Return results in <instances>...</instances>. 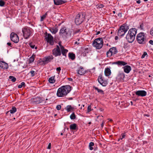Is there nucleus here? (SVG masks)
Here are the masks:
<instances>
[{
  "instance_id": "obj_9",
  "label": "nucleus",
  "mask_w": 153,
  "mask_h": 153,
  "mask_svg": "<svg viewBox=\"0 0 153 153\" xmlns=\"http://www.w3.org/2000/svg\"><path fill=\"white\" fill-rule=\"evenodd\" d=\"M46 34L45 39L48 43L53 45L54 44L53 37L50 33H47V32L45 33Z\"/></svg>"
},
{
  "instance_id": "obj_3",
  "label": "nucleus",
  "mask_w": 153,
  "mask_h": 153,
  "mask_svg": "<svg viewBox=\"0 0 153 153\" xmlns=\"http://www.w3.org/2000/svg\"><path fill=\"white\" fill-rule=\"evenodd\" d=\"M33 31V29L29 27L25 26L23 27L22 29V31L24 38L25 39H28L32 35Z\"/></svg>"
},
{
  "instance_id": "obj_45",
  "label": "nucleus",
  "mask_w": 153,
  "mask_h": 153,
  "mask_svg": "<svg viewBox=\"0 0 153 153\" xmlns=\"http://www.w3.org/2000/svg\"><path fill=\"white\" fill-rule=\"evenodd\" d=\"M126 135L124 133H122L121 136L120 137V139L122 140L123 138H125Z\"/></svg>"
},
{
  "instance_id": "obj_58",
  "label": "nucleus",
  "mask_w": 153,
  "mask_h": 153,
  "mask_svg": "<svg viewBox=\"0 0 153 153\" xmlns=\"http://www.w3.org/2000/svg\"><path fill=\"white\" fill-rule=\"evenodd\" d=\"M7 45H8V46H10L11 47V43L10 42H8L7 43Z\"/></svg>"
},
{
  "instance_id": "obj_32",
  "label": "nucleus",
  "mask_w": 153,
  "mask_h": 153,
  "mask_svg": "<svg viewBox=\"0 0 153 153\" xmlns=\"http://www.w3.org/2000/svg\"><path fill=\"white\" fill-rule=\"evenodd\" d=\"M94 145V143L93 142H91L89 143V147L90 150H92L93 149V148L92 147V146H93Z\"/></svg>"
},
{
  "instance_id": "obj_17",
  "label": "nucleus",
  "mask_w": 153,
  "mask_h": 153,
  "mask_svg": "<svg viewBox=\"0 0 153 153\" xmlns=\"http://www.w3.org/2000/svg\"><path fill=\"white\" fill-rule=\"evenodd\" d=\"M52 54L55 57L60 56L61 55L60 51H59L56 49H53L52 51Z\"/></svg>"
},
{
  "instance_id": "obj_38",
  "label": "nucleus",
  "mask_w": 153,
  "mask_h": 153,
  "mask_svg": "<svg viewBox=\"0 0 153 153\" xmlns=\"http://www.w3.org/2000/svg\"><path fill=\"white\" fill-rule=\"evenodd\" d=\"M24 86V87H25V83L24 82H22L21 83V85H18V87L19 88H21L22 87Z\"/></svg>"
},
{
  "instance_id": "obj_48",
  "label": "nucleus",
  "mask_w": 153,
  "mask_h": 153,
  "mask_svg": "<svg viewBox=\"0 0 153 153\" xmlns=\"http://www.w3.org/2000/svg\"><path fill=\"white\" fill-rule=\"evenodd\" d=\"M46 18L45 16H44V15H43L41 17V19H40V21H43L44 20V19Z\"/></svg>"
},
{
  "instance_id": "obj_10",
  "label": "nucleus",
  "mask_w": 153,
  "mask_h": 153,
  "mask_svg": "<svg viewBox=\"0 0 153 153\" xmlns=\"http://www.w3.org/2000/svg\"><path fill=\"white\" fill-rule=\"evenodd\" d=\"M11 40L15 43H17L19 41V38L18 36L16 33L12 32L10 34Z\"/></svg>"
},
{
  "instance_id": "obj_54",
  "label": "nucleus",
  "mask_w": 153,
  "mask_h": 153,
  "mask_svg": "<svg viewBox=\"0 0 153 153\" xmlns=\"http://www.w3.org/2000/svg\"><path fill=\"white\" fill-rule=\"evenodd\" d=\"M60 46L61 51H62V50H63L66 49H65L64 48V47L63 46H62V45H60Z\"/></svg>"
},
{
  "instance_id": "obj_8",
  "label": "nucleus",
  "mask_w": 153,
  "mask_h": 153,
  "mask_svg": "<svg viewBox=\"0 0 153 153\" xmlns=\"http://www.w3.org/2000/svg\"><path fill=\"white\" fill-rule=\"evenodd\" d=\"M71 29L64 27L61 28L60 29L59 34L60 35L65 34V35L66 36H71Z\"/></svg>"
},
{
  "instance_id": "obj_52",
  "label": "nucleus",
  "mask_w": 153,
  "mask_h": 153,
  "mask_svg": "<svg viewBox=\"0 0 153 153\" xmlns=\"http://www.w3.org/2000/svg\"><path fill=\"white\" fill-rule=\"evenodd\" d=\"M150 33L152 36H153V27L151 30Z\"/></svg>"
},
{
  "instance_id": "obj_22",
  "label": "nucleus",
  "mask_w": 153,
  "mask_h": 153,
  "mask_svg": "<svg viewBox=\"0 0 153 153\" xmlns=\"http://www.w3.org/2000/svg\"><path fill=\"white\" fill-rule=\"evenodd\" d=\"M70 128L71 130H77L78 129V127L76 124L74 123L70 125Z\"/></svg>"
},
{
  "instance_id": "obj_11",
  "label": "nucleus",
  "mask_w": 153,
  "mask_h": 153,
  "mask_svg": "<svg viewBox=\"0 0 153 153\" xmlns=\"http://www.w3.org/2000/svg\"><path fill=\"white\" fill-rule=\"evenodd\" d=\"M98 82L103 86H105L108 84L107 80L104 79L102 75H100L98 78Z\"/></svg>"
},
{
  "instance_id": "obj_57",
  "label": "nucleus",
  "mask_w": 153,
  "mask_h": 153,
  "mask_svg": "<svg viewBox=\"0 0 153 153\" xmlns=\"http://www.w3.org/2000/svg\"><path fill=\"white\" fill-rule=\"evenodd\" d=\"M118 16H119L121 17L122 16V13H119L118 14Z\"/></svg>"
},
{
  "instance_id": "obj_24",
  "label": "nucleus",
  "mask_w": 153,
  "mask_h": 153,
  "mask_svg": "<svg viewBox=\"0 0 153 153\" xmlns=\"http://www.w3.org/2000/svg\"><path fill=\"white\" fill-rule=\"evenodd\" d=\"M50 31L53 34H55L58 31V29L57 27H53L49 29Z\"/></svg>"
},
{
  "instance_id": "obj_6",
  "label": "nucleus",
  "mask_w": 153,
  "mask_h": 153,
  "mask_svg": "<svg viewBox=\"0 0 153 153\" xmlns=\"http://www.w3.org/2000/svg\"><path fill=\"white\" fill-rule=\"evenodd\" d=\"M92 45L97 49L101 48L103 46V42L102 39L98 38L95 39L93 42Z\"/></svg>"
},
{
  "instance_id": "obj_61",
  "label": "nucleus",
  "mask_w": 153,
  "mask_h": 153,
  "mask_svg": "<svg viewBox=\"0 0 153 153\" xmlns=\"http://www.w3.org/2000/svg\"><path fill=\"white\" fill-rule=\"evenodd\" d=\"M141 2L140 1V0H138L137 1V3L138 4H140Z\"/></svg>"
},
{
  "instance_id": "obj_20",
  "label": "nucleus",
  "mask_w": 153,
  "mask_h": 153,
  "mask_svg": "<svg viewBox=\"0 0 153 153\" xmlns=\"http://www.w3.org/2000/svg\"><path fill=\"white\" fill-rule=\"evenodd\" d=\"M123 68L124 72L127 74L129 73L131 70V67L129 65H125Z\"/></svg>"
},
{
  "instance_id": "obj_56",
  "label": "nucleus",
  "mask_w": 153,
  "mask_h": 153,
  "mask_svg": "<svg viewBox=\"0 0 153 153\" xmlns=\"http://www.w3.org/2000/svg\"><path fill=\"white\" fill-rule=\"evenodd\" d=\"M149 43L152 45H153V41L152 40H150L149 42Z\"/></svg>"
},
{
  "instance_id": "obj_39",
  "label": "nucleus",
  "mask_w": 153,
  "mask_h": 153,
  "mask_svg": "<svg viewBox=\"0 0 153 153\" xmlns=\"http://www.w3.org/2000/svg\"><path fill=\"white\" fill-rule=\"evenodd\" d=\"M5 4V2L3 0H0V6L3 7Z\"/></svg>"
},
{
  "instance_id": "obj_26",
  "label": "nucleus",
  "mask_w": 153,
  "mask_h": 153,
  "mask_svg": "<svg viewBox=\"0 0 153 153\" xmlns=\"http://www.w3.org/2000/svg\"><path fill=\"white\" fill-rule=\"evenodd\" d=\"M68 56L71 60H74L75 58V54L72 53H68Z\"/></svg>"
},
{
  "instance_id": "obj_14",
  "label": "nucleus",
  "mask_w": 153,
  "mask_h": 153,
  "mask_svg": "<svg viewBox=\"0 0 153 153\" xmlns=\"http://www.w3.org/2000/svg\"><path fill=\"white\" fill-rule=\"evenodd\" d=\"M53 59V57L52 55H50L48 56H46L44 57V64H47L49 62H51Z\"/></svg>"
},
{
  "instance_id": "obj_40",
  "label": "nucleus",
  "mask_w": 153,
  "mask_h": 153,
  "mask_svg": "<svg viewBox=\"0 0 153 153\" xmlns=\"http://www.w3.org/2000/svg\"><path fill=\"white\" fill-rule=\"evenodd\" d=\"M146 56H148V55H147V53L146 52H144L141 56V58L142 59L143 58Z\"/></svg>"
},
{
  "instance_id": "obj_5",
  "label": "nucleus",
  "mask_w": 153,
  "mask_h": 153,
  "mask_svg": "<svg viewBox=\"0 0 153 153\" xmlns=\"http://www.w3.org/2000/svg\"><path fill=\"white\" fill-rule=\"evenodd\" d=\"M136 39L138 43L140 44H145L147 40L144 33L140 32L136 36Z\"/></svg>"
},
{
  "instance_id": "obj_50",
  "label": "nucleus",
  "mask_w": 153,
  "mask_h": 153,
  "mask_svg": "<svg viewBox=\"0 0 153 153\" xmlns=\"http://www.w3.org/2000/svg\"><path fill=\"white\" fill-rule=\"evenodd\" d=\"M44 58L43 59V60L41 61H40L39 62L41 63V64L42 65H45L46 64H44L45 62H44Z\"/></svg>"
},
{
  "instance_id": "obj_44",
  "label": "nucleus",
  "mask_w": 153,
  "mask_h": 153,
  "mask_svg": "<svg viewBox=\"0 0 153 153\" xmlns=\"http://www.w3.org/2000/svg\"><path fill=\"white\" fill-rule=\"evenodd\" d=\"M87 111L88 112L91 111L92 110L91 109V106L90 105L88 106L87 108Z\"/></svg>"
},
{
  "instance_id": "obj_29",
  "label": "nucleus",
  "mask_w": 153,
  "mask_h": 153,
  "mask_svg": "<svg viewBox=\"0 0 153 153\" xmlns=\"http://www.w3.org/2000/svg\"><path fill=\"white\" fill-rule=\"evenodd\" d=\"M16 108L15 107H12L11 109L10 110V111H7V112L6 114L8 113L9 111H10V113L13 114L16 112Z\"/></svg>"
},
{
  "instance_id": "obj_46",
  "label": "nucleus",
  "mask_w": 153,
  "mask_h": 153,
  "mask_svg": "<svg viewBox=\"0 0 153 153\" xmlns=\"http://www.w3.org/2000/svg\"><path fill=\"white\" fill-rule=\"evenodd\" d=\"M29 45L30 46V47L32 48H34L35 46L34 45H33L32 42L30 43H29Z\"/></svg>"
},
{
  "instance_id": "obj_23",
  "label": "nucleus",
  "mask_w": 153,
  "mask_h": 153,
  "mask_svg": "<svg viewBox=\"0 0 153 153\" xmlns=\"http://www.w3.org/2000/svg\"><path fill=\"white\" fill-rule=\"evenodd\" d=\"M111 72L110 68H105V74L106 76H109L111 74Z\"/></svg>"
},
{
  "instance_id": "obj_37",
  "label": "nucleus",
  "mask_w": 153,
  "mask_h": 153,
  "mask_svg": "<svg viewBox=\"0 0 153 153\" xmlns=\"http://www.w3.org/2000/svg\"><path fill=\"white\" fill-rule=\"evenodd\" d=\"M107 56L108 57H109L111 56L112 55H113L111 51H110V50L109 51L107 52L106 53Z\"/></svg>"
},
{
  "instance_id": "obj_64",
  "label": "nucleus",
  "mask_w": 153,
  "mask_h": 153,
  "mask_svg": "<svg viewBox=\"0 0 153 153\" xmlns=\"http://www.w3.org/2000/svg\"><path fill=\"white\" fill-rule=\"evenodd\" d=\"M100 31H98L97 33H96V35H98L100 33Z\"/></svg>"
},
{
  "instance_id": "obj_42",
  "label": "nucleus",
  "mask_w": 153,
  "mask_h": 153,
  "mask_svg": "<svg viewBox=\"0 0 153 153\" xmlns=\"http://www.w3.org/2000/svg\"><path fill=\"white\" fill-rule=\"evenodd\" d=\"M80 29H77L76 30L74 31V35L76 34V33H79L80 32H81L80 31Z\"/></svg>"
},
{
  "instance_id": "obj_51",
  "label": "nucleus",
  "mask_w": 153,
  "mask_h": 153,
  "mask_svg": "<svg viewBox=\"0 0 153 153\" xmlns=\"http://www.w3.org/2000/svg\"><path fill=\"white\" fill-rule=\"evenodd\" d=\"M104 7V5L102 4H100L98 5V7L100 8H103Z\"/></svg>"
},
{
  "instance_id": "obj_21",
  "label": "nucleus",
  "mask_w": 153,
  "mask_h": 153,
  "mask_svg": "<svg viewBox=\"0 0 153 153\" xmlns=\"http://www.w3.org/2000/svg\"><path fill=\"white\" fill-rule=\"evenodd\" d=\"M85 73L83 67L80 66L79 69L77 71V73L80 75H83Z\"/></svg>"
},
{
  "instance_id": "obj_43",
  "label": "nucleus",
  "mask_w": 153,
  "mask_h": 153,
  "mask_svg": "<svg viewBox=\"0 0 153 153\" xmlns=\"http://www.w3.org/2000/svg\"><path fill=\"white\" fill-rule=\"evenodd\" d=\"M31 74V76L32 77H33L35 76V71H31L30 72Z\"/></svg>"
},
{
  "instance_id": "obj_49",
  "label": "nucleus",
  "mask_w": 153,
  "mask_h": 153,
  "mask_svg": "<svg viewBox=\"0 0 153 153\" xmlns=\"http://www.w3.org/2000/svg\"><path fill=\"white\" fill-rule=\"evenodd\" d=\"M56 70L57 71L59 72L58 74H59V73L60 72V71L61 70V68L60 67L57 68H56Z\"/></svg>"
},
{
  "instance_id": "obj_35",
  "label": "nucleus",
  "mask_w": 153,
  "mask_h": 153,
  "mask_svg": "<svg viewBox=\"0 0 153 153\" xmlns=\"http://www.w3.org/2000/svg\"><path fill=\"white\" fill-rule=\"evenodd\" d=\"M9 78L11 79V81L13 82H15L16 80V78L13 76H10Z\"/></svg>"
},
{
  "instance_id": "obj_36",
  "label": "nucleus",
  "mask_w": 153,
  "mask_h": 153,
  "mask_svg": "<svg viewBox=\"0 0 153 153\" xmlns=\"http://www.w3.org/2000/svg\"><path fill=\"white\" fill-rule=\"evenodd\" d=\"M144 26V24L143 23H140V27L141 30H144L143 28Z\"/></svg>"
},
{
  "instance_id": "obj_13",
  "label": "nucleus",
  "mask_w": 153,
  "mask_h": 153,
  "mask_svg": "<svg viewBox=\"0 0 153 153\" xmlns=\"http://www.w3.org/2000/svg\"><path fill=\"white\" fill-rule=\"evenodd\" d=\"M125 77V75L124 73L122 72H119L117 77L116 79L119 81H123Z\"/></svg>"
},
{
  "instance_id": "obj_53",
  "label": "nucleus",
  "mask_w": 153,
  "mask_h": 153,
  "mask_svg": "<svg viewBox=\"0 0 153 153\" xmlns=\"http://www.w3.org/2000/svg\"><path fill=\"white\" fill-rule=\"evenodd\" d=\"M51 143H49L48 145V146L47 148L48 149H51Z\"/></svg>"
},
{
  "instance_id": "obj_25",
  "label": "nucleus",
  "mask_w": 153,
  "mask_h": 153,
  "mask_svg": "<svg viewBox=\"0 0 153 153\" xmlns=\"http://www.w3.org/2000/svg\"><path fill=\"white\" fill-rule=\"evenodd\" d=\"M110 51H111L112 54H113V55H114L115 54H116L117 51L116 48L115 47H113L110 49Z\"/></svg>"
},
{
  "instance_id": "obj_63",
  "label": "nucleus",
  "mask_w": 153,
  "mask_h": 153,
  "mask_svg": "<svg viewBox=\"0 0 153 153\" xmlns=\"http://www.w3.org/2000/svg\"><path fill=\"white\" fill-rule=\"evenodd\" d=\"M48 12V11L44 15V16H45V17H46V16L47 15V13Z\"/></svg>"
},
{
  "instance_id": "obj_12",
  "label": "nucleus",
  "mask_w": 153,
  "mask_h": 153,
  "mask_svg": "<svg viewBox=\"0 0 153 153\" xmlns=\"http://www.w3.org/2000/svg\"><path fill=\"white\" fill-rule=\"evenodd\" d=\"M136 95L138 96L145 97L147 95V92L144 90H139L135 92Z\"/></svg>"
},
{
  "instance_id": "obj_2",
  "label": "nucleus",
  "mask_w": 153,
  "mask_h": 153,
  "mask_svg": "<svg viewBox=\"0 0 153 153\" xmlns=\"http://www.w3.org/2000/svg\"><path fill=\"white\" fill-rule=\"evenodd\" d=\"M137 32V30L135 28H131L129 30L126 37L129 43H132L134 41Z\"/></svg>"
},
{
  "instance_id": "obj_34",
  "label": "nucleus",
  "mask_w": 153,
  "mask_h": 153,
  "mask_svg": "<svg viewBox=\"0 0 153 153\" xmlns=\"http://www.w3.org/2000/svg\"><path fill=\"white\" fill-rule=\"evenodd\" d=\"M70 118L71 120H74L76 118V116L74 112H73L70 116Z\"/></svg>"
},
{
  "instance_id": "obj_55",
  "label": "nucleus",
  "mask_w": 153,
  "mask_h": 153,
  "mask_svg": "<svg viewBox=\"0 0 153 153\" xmlns=\"http://www.w3.org/2000/svg\"><path fill=\"white\" fill-rule=\"evenodd\" d=\"M54 49H56V50H57L59 51H60V48L58 45H57L56 46V48H54Z\"/></svg>"
},
{
  "instance_id": "obj_7",
  "label": "nucleus",
  "mask_w": 153,
  "mask_h": 153,
  "mask_svg": "<svg viewBox=\"0 0 153 153\" xmlns=\"http://www.w3.org/2000/svg\"><path fill=\"white\" fill-rule=\"evenodd\" d=\"M85 19V16L82 13H78L76 16L75 22L77 25L81 24Z\"/></svg>"
},
{
  "instance_id": "obj_31",
  "label": "nucleus",
  "mask_w": 153,
  "mask_h": 153,
  "mask_svg": "<svg viewBox=\"0 0 153 153\" xmlns=\"http://www.w3.org/2000/svg\"><path fill=\"white\" fill-rule=\"evenodd\" d=\"M35 56V55L33 54L31 56L29 59V63H31L33 62L34 58Z\"/></svg>"
},
{
  "instance_id": "obj_47",
  "label": "nucleus",
  "mask_w": 153,
  "mask_h": 153,
  "mask_svg": "<svg viewBox=\"0 0 153 153\" xmlns=\"http://www.w3.org/2000/svg\"><path fill=\"white\" fill-rule=\"evenodd\" d=\"M61 105H58L56 106V108L57 110H59L61 109Z\"/></svg>"
},
{
  "instance_id": "obj_18",
  "label": "nucleus",
  "mask_w": 153,
  "mask_h": 153,
  "mask_svg": "<svg viewBox=\"0 0 153 153\" xmlns=\"http://www.w3.org/2000/svg\"><path fill=\"white\" fill-rule=\"evenodd\" d=\"M42 101V99L41 97H35L33 99V101L36 104H39L41 103Z\"/></svg>"
},
{
  "instance_id": "obj_59",
  "label": "nucleus",
  "mask_w": 153,
  "mask_h": 153,
  "mask_svg": "<svg viewBox=\"0 0 153 153\" xmlns=\"http://www.w3.org/2000/svg\"><path fill=\"white\" fill-rule=\"evenodd\" d=\"M68 79L69 81H72L73 80V79L71 78H68Z\"/></svg>"
},
{
  "instance_id": "obj_33",
  "label": "nucleus",
  "mask_w": 153,
  "mask_h": 153,
  "mask_svg": "<svg viewBox=\"0 0 153 153\" xmlns=\"http://www.w3.org/2000/svg\"><path fill=\"white\" fill-rule=\"evenodd\" d=\"M68 51V50L66 49L63 50L61 51L62 53L63 56H66V53Z\"/></svg>"
},
{
  "instance_id": "obj_1",
  "label": "nucleus",
  "mask_w": 153,
  "mask_h": 153,
  "mask_svg": "<svg viewBox=\"0 0 153 153\" xmlns=\"http://www.w3.org/2000/svg\"><path fill=\"white\" fill-rule=\"evenodd\" d=\"M71 91V87L69 85L63 86L58 90L56 95L59 97H63L66 96Z\"/></svg>"
},
{
  "instance_id": "obj_60",
  "label": "nucleus",
  "mask_w": 153,
  "mask_h": 153,
  "mask_svg": "<svg viewBox=\"0 0 153 153\" xmlns=\"http://www.w3.org/2000/svg\"><path fill=\"white\" fill-rule=\"evenodd\" d=\"M104 123L103 122H102L101 124V127L102 128L104 126Z\"/></svg>"
},
{
  "instance_id": "obj_16",
  "label": "nucleus",
  "mask_w": 153,
  "mask_h": 153,
  "mask_svg": "<svg viewBox=\"0 0 153 153\" xmlns=\"http://www.w3.org/2000/svg\"><path fill=\"white\" fill-rule=\"evenodd\" d=\"M54 3L56 5H59L64 4L67 2L66 1L63 0H53Z\"/></svg>"
},
{
  "instance_id": "obj_28",
  "label": "nucleus",
  "mask_w": 153,
  "mask_h": 153,
  "mask_svg": "<svg viewBox=\"0 0 153 153\" xmlns=\"http://www.w3.org/2000/svg\"><path fill=\"white\" fill-rule=\"evenodd\" d=\"M93 88H94L95 90H97V91L98 93H100L102 94H104L103 91L101 89H99L97 87L95 86H94Z\"/></svg>"
},
{
  "instance_id": "obj_27",
  "label": "nucleus",
  "mask_w": 153,
  "mask_h": 153,
  "mask_svg": "<svg viewBox=\"0 0 153 153\" xmlns=\"http://www.w3.org/2000/svg\"><path fill=\"white\" fill-rule=\"evenodd\" d=\"M65 109L68 112H70L71 110H73L74 109V108L72 107L71 105H68L66 106Z\"/></svg>"
},
{
  "instance_id": "obj_41",
  "label": "nucleus",
  "mask_w": 153,
  "mask_h": 153,
  "mask_svg": "<svg viewBox=\"0 0 153 153\" xmlns=\"http://www.w3.org/2000/svg\"><path fill=\"white\" fill-rule=\"evenodd\" d=\"M84 52L85 54V56H86V54L88 53L89 52L88 49V48H85L84 50Z\"/></svg>"
},
{
  "instance_id": "obj_62",
  "label": "nucleus",
  "mask_w": 153,
  "mask_h": 153,
  "mask_svg": "<svg viewBox=\"0 0 153 153\" xmlns=\"http://www.w3.org/2000/svg\"><path fill=\"white\" fill-rule=\"evenodd\" d=\"M118 39V37L117 36H115V39L116 40H117Z\"/></svg>"
},
{
  "instance_id": "obj_19",
  "label": "nucleus",
  "mask_w": 153,
  "mask_h": 153,
  "mask_svg": "<svg viewBox=\"0 0 153 153\" xmlns=\"http://www.w3.org/2000/svg\"><path fill=\"white\" fill-rule=\"evenodd\" d=\"M127 63L123 61H117L113 62L112 64H117L118 66H124L127 64Z\"/></svg>"
},
{
  "instance_id": "obj_15",
  "label": "nucleus",
  "mask_w": 153,
  "mask_h": 153,
  "mask_svg": "<svg viewBox=\"0 0 153 153\" xmlns=\"http://www.w3.org/2000/svg\"><path fill=\"white\" fill-rule=\"evenodd\" d=\"M8 67V64L4 61H1L0 62V68L3 69H7Z\"/></svg>"
},
{
  "instance_id": "obj_4",
  "label": "nucleus",
  "mask_w": 153,
  "mask_h": 153,
  "mask_svg": "<svg viewBox=\"0 0 153 153\" xmlns=\"http://www.w3.org/2000/svg\"><path fill=\"white\" fill-rule=\"evenodd\" d=\"M129 26L126 23L121 25L118 30L117 34L119 36H123L129 29Z\"/></svg>"
},
{
  "instance_id": "obj_30",
  "label": "nucleus",
  "mask_w": 153,
  "mask_h": 153,
  "mask_svg": "<svg viewBox=\"0 0 153 153\" xmlns=\"http://www.w3.org/2000/svg\"><path fill=\"white\" fill-rule=\"evenodd\" d=\"M48 81L50 83H54L55 81V80L54 79V76H52L50 78L48 79Z\"/></svg>"
}]
</instances>
